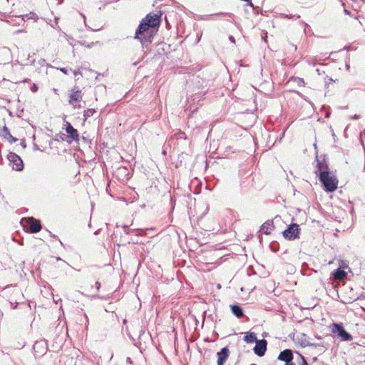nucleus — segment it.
<instances>
[{"instance_id": "c756f323", "label": "nucleus", "mask_w": 365, "mask_h": 365, "mask_svg": "<svg viewBox=\"0 0 365 365\" xmlns=\"http://www.w3.org/2000/svg\"><path fill=\"white\" fill-rule=\"evenodd\" d=\"M94 44H95V43H94V42H91V43L88 44V45L86 46V47H88V48H91Z\"/></svg>"}, {"instance_id": "0eeeda50", "label": "nucleus", "mask_w": 365, "mask_h": 365, "mask_svg": "<svg viewBox=\"0 0 365 365\" xmlns=\"http://www.w3.org/2000/svg\"><path fill=\"white\" fill-rule=\"evenodd\" d=\"M267 342L265 339L257 340L253 350L256 355L263 356L267 351Z\"/></svg>"}, {"instance_id": "e433bc0d", "label": "nucleus", "mask_w": 365, "mask_h": 365, "mask_svg": "<svg viewBox=\"0 0 365 365\" xmlns=\"http://www.w3.org/2000/svg\"><path fill=\"white\" fill-rule=\"evenodd\" d=\"M81 15L83 16V18L84 19V21H86V16L85 15H83V14H81Z\"/></svg>"}, {"instance_id": "39448f33", "label": "nucleus", "mask_w": 365, "mask_h": 365, "mask_svg": "<svg viewBox=\"0 0 365 365\" xmlns=\"http://www.w3.org/2000/svg\"><path fill=\"white\" fill-rule=\"evenodd\" d=\"M299 226L296 223L291 224L284 232L283 236L285 239L293 240L299 237Z\"/></svg>"}, {"instance_id": "2f4dec72", "label": "nucleus", "mask_w": 365, "mask_h": 365, "mask_svg": "<svg viewBox=\"0 0 365 365\" xmlns=\"http://www.w3.org/2000/svg\"><path fill=\"white\" fill-rule=\"evenodd\" d=\"M4 132L5 133L4 134L8 133V132H9L6 126L4 127Z\"/></svg>"}, {"instance_id": "4c0bfd02", "label": "nucleus", "mask_w": 365, "mask_h": 365, "mask_svg": "<svg viewBox=\"0 0 365 365\" xmlns=\"http://www.w3.org/2000/svg\"><path fill=\"white\" fill-rule=\"evenodd\" d=\"M292 46L294 47V50H297V46L296 45H292Z\"/></svg>"}, {"instance_id": "1a4fd4ad", "label": "nucleus", "mask_w": 365, "mask_h": 365, "mask_svg": "<svg viewBox=\"0 0 365 365\" xmlns=\"http://www.w3.org/2000/svg\"><path fill=\"white\" fill-rule=\"evenodd\" d=\"M317 161V167L314 171L315 174L318 176H320L321 173L324 172H329V168L328 164L326 163L325 160H319L318 156L316 157Z\"/></svg>"}, {"instance_id": "f8f14e48", "label": "nucleus", "mask_w": 365, "mask_h": 365, "mask_svg": "<svg viewBox=\"0 0 365 365\" xmlns=\"http://www.w3.org/2000/svg\"><path fill=\"white\" fill-rule=\"evenodd\" d=\"M66 132L73 140L78 141L79 135L78 130L70 123H66Z\"/></svg>"}, {"instance_id": "6e6552de", "label": "nucleus", "mask_w": 365, "mask_h": 365, "mask_svg": "<svg viewBox=\"0 0 365 365\" xmlns=\"http://www.w3.org/2000/svg\"><path fill=\"white\" fill-rule=\"evenodd\" d=\"M83 98L81 90L78 87L75 86L71 91L69 95L68 102L70 104H73L74 102H80Z\"/></svg>"}, {"instance_id": "7ed1b4c3", "label": "nucleus", "mask_w": 365, "mask_h": 365, "mask_svg": "<svg viewBox=\"0 0 365 365\" xmlns=\"http://www.w3.org/2000/svg\"><path fill=\"white\" fill-rule=\"evenodd\" d=\"M24 229L31 233H37L41 230V222L34 217L23 218L21 221Z\"/></svg>"}, {"instance_id": "473e14b6", "label": "nucleus", "mask_w": 365, "mask_h": 365, "mask_svg": "<svg viewBox=\"0 0 365 365\" xmlns=\"http://www.w3.org/2000/svg\"><path fill=\"white\" fill-rule=\"evenodd\" d=\"M294 16H293V15H284V17H285V18H288V19L292 18V17H294Z\"/></svg>"}, {"instance_id": "72a5a7b5", "label": "nucleus", "mask_w": 365, "mask_h": 365, "mask_svg": "<svg viewBox=\"0 0 365 365\" xmlns=\"http://www.w3.org/2000/svg\"><path fill=\"white\" fill-rule=\"evenodd\" d=\"M216 15L226 16V15H228V14H227V13H219V14H217Z\"/></svg>"}, {"instance_id": "f257e3e1", "label": "nucleus", "mask_w": 365, "mask_h": 365, "mask_svg": "<svg viewBox=\"0 0 365 365\" xmlns=\"http://www.w3.org/2000/svg\"><path fill=\"white\" fill-rule=\"evenodd\" d=\"M160 16L161 14H148L139 24L135 31V38L139 40L143 47L151 43L153 37L149 29L159 26Z\"/></svg>"}, {"instance_id": "f704fd0d", "label": "nucleus", "mask_w": 365, "mask_h": 365, "mask_svg": "<svg viewBox=\"0 0 365 365\" xmlns=\"http://www.w3.org/2000/svg\"><path fill=\"white\" fill-rule=\"evenodd\" d=\"M74 108H78L81 107L80 105L72 104Z\"/></svg>"}, {"instance_id": "ddd939ff", "label": "nucleus", "mask_w": 365, "mask_h": 365, "mask_svg": "<svg viewBox=\"0 0 365 365\" xmlns=\"http://www.w3.org/2000/svg\"><path fill=\"white\" fill-rule=\"evenodd\" d=\"M331 275L336 280H342L346 277L347 273L341 268H338L331 272Z\"/></svg>"}, {"instance_id": "a878e982", "label": "nucleus", "mask_w": 365, "mask_h": 365, "mask_svg": "<svg viewBox=\"0 0 365 365\" xmlns=\"http://www.w3.org/2000/svg\"><path fill=\"white\" fill-rule=\"evenodd\" d=\"M316 71H317V72L318 75H322V73H324V71H322V70H321V69H319V68H317V70H316Z\"/></svg>"}, {"instance_id": "f03ea898", "label": "nucleus", "mask_w": 365, "mask_h": 365, "mask_svg": "<svg viewBox=\"0 0 365 365\" xmlns=\"http://www.w3.org/2000/svg\"><path fill=\"white\" fill-rule=\"evenodd\" d=\"M320 182L324 186L325 191L328 192H334L337 188L338 180L337 178L331 175L330 172H324L319 176Z\"/></svg>"}, {"instance_id": "ea45409f", "label": "nucleus", "mask_w": 365, "mask_h": 365, "mask_svg": "<svg viewBox=\"0 0 365 365\" xmlns=\"http://www.w3.org/2000/svg\"><path fill=\"white\" fill-rule=\"evenodd\" d=\"M351 1L356 2L357 0H351Z\"/></svg>"}, {"instance_id": "2eb2a0df", "label": "nucleus", "mask_w": 365, "mask_h": 365, "mask_svg": "<svg viewBox=\"0 0 365 365\" xmlns=\"http://www.w3.org/2000/svg\"><path fill=\"white\" fill-rule=\"evenodd\" d=\"M273 229V222L271 221L265 222L260 228V231L266 235L270 234Z\"/></svg>"}, {"instance_id": "a211bd4d", "label": "nucleus", "mask_w": 365, "mask_h": 365, "mask_svg": "<svg viewBox=\"0 0 365 365\" xmlns=\"http://www.w3.org/2000/svg\"><path fill=\"white\" fill-rule=\"evenodd\" d=\"M38 17H37V15L34 13V12H31L29 14H25L23 16V19L25 20V19H34V20H37Z\"/></svg>"}, {"instance_id": "423d86ee", "label": "nucleus", "mask_w": 365, "mask_h": 365, "mask_svg": "<svg viewBox=\"0 0 365 365\" xmlns=\"http://www.w3.org/2000/svg\"><path fill=\"white\" fill-rule=\"evenodd\" d=\"M333 332L343 341H351L352 339V336L341 324H334Z\"/></svg>"}, {"instance_id": "20e7f679", "label": "nucleus", "mask_w": 365, "mask_h": 365, "mask_svg": "<svg viewBox=\"0 0 365 365\" xmlns=\"http://www.w3.org/2000/svg\"><path fill=\"white\" fill-rule=\"evenodd\" d=\"M7 158L13 170L16 171H21L24 170L23 160L17 154L13 152H10L7 155Z\"/></svg>"}, {"instance_id": "5701e85b", "label": "nucleus", "mask_w": 365, "mask_h": 365, "mask_svg": "<svg viewBox=\"0 0 365 365\" xmlns=\"http://www.w3.org/2000/svg\"><path fill=\"white\" fill-rule=\"evenodd\" d=\"M126 363H127L128 364H133V361H132V359H131L130 357H127V359H126Z\"/></svg>"}, {"instance_id": "bb28decb", "label": "nucleus", "mask_w": 365, "mask_h": 365, "mask_svg": "<svg viewBox=\"0 0 365 365\" xmlns=\"http://www.w3.org/2000/svg\"><path fill=\"white\" fill-rule=\"evenodd\" d=\"M229 39H230V41L232 43H235V38H234L232 36H230L229 37Z\"/></svg>"}, {"instance_id": "412c9836", "label": "nucleus", "mask_w": 365, "mask_h": 365, "mask_svg": "<svg viewBox=\"0 0 365 365\" xmlns=\"http://www.w3.org/2000/svg\"><path fill=\"white\" fill-rule=\"evenodd\" d=\"M38 90V86L36 85V84H34L31 87V91L32 92H36Z\"/></svg>"}, {"instance_id": "aec40b11", "label": "nucleus", "mask_w": 365, "mask_h": 365, "mask_svg": "<svg viewBox=\"0 0 365 365\" xmlns=\"http://www.w3.org/2000/svg\"><path fill=\"white\" fill-rule=\"evenodd\" d=\"M300 357L302 359V364H301V365H309V364L307 363V360L305 359V358L302 354H300Z\"/></svg>"}, {"instance_id": "9d476101", "label": "nucleus", "mask_w": 365, "mask_h": 365, "mask_svg": "<svg viewBox=\"0 0 365 365\" xmlns=\"http://www.w3.org/2000/svg\"><path fill=\"white\" fill-rule=\"evenodd\" d=\"M230 355V350L227 347H223L217 353V365H224Z\"/></svg>"}, {"instance_id": "a19ab883", "label": "nucleus", "mask_w": 365, "mask_h": 365, "mask_svg": "<svg viewBox=\"0 0 365 365\" xmlns=\"http://www.w3.org/2000/svg\"><path fill=\"white\" fill-rule=\"evenodd\" d=\"M250 365H257V364H250Z\"/></svg>"}, {"instance_id": "dca6fc26", "label": "nucleus", "mask_w": 365, "mask_h": 365, "mask_svg": "<svg viewBox=\"0 0 365 365\" xmlns=\"http://www.w3.org/2000/svg\"><path fill=\"white\" fill-rule=\"evenodd\" d=\"M244 340L246 343L250 344V343L256 342L258 339L257 338L255 333L247 332L244 336Z\"/></svg>"}, {"instance_id": "b1692460", "label": "nucleus", "mask_w": 365, "mask_h": 365, "mask_svg": "<svg viewBox=\"0 0 365 365\" xmlns=\"http://www.w3.org/2000/svg\"><path fill=\"white\" fill-rule=\"evenodd\" d=\"M73 73L74 76L76 77L78 74H80V71H79V70H78V71L74 70V71H73Z\"/></svg>"}, {"instance_id": "c85d7f7f", "label": "nucleus", "mask_w": 365, "mask_h": 365, "mask_svg": "<svg viewBox=\"0 0 365 365\" xmlns=\"http://www.w3.org/2000/svg\"><path fill=\"white\" fill-rule=\"evenodd\" d=\"M96 289L98 290L101 287V283L99 282H96Z\"/></svg>"}, {"instance_id": "4468645a", "label": "nucleus", "mask_w": 365, "mask_h": 365, "mask_svg": "<svg viewBox=\"0 0 365 365\" xmlns=\"http://www.w3.org/2000/svg\"><path fill=\"white\" fill-rule=\"evenodd\" d=\"M232 313L237 318H241L244 315L243 310L241 307L237 304L230 306Z\"/></svg>"}, {"instance_id": "f3484780", "label": "nucleus", "mask_w": 365, "mask_h": 365, "mask_svg": "<svg viewBox=\"0 0 365 365\" xmlns=\"http://www.w3.org/2000/svg\"><path fill=\"white\" fill-rule=\"evenodd\" d=\"M96 113L95 109L88 108L84 111L83 115L85 117V120L88 118L91 117Z\"/></svg>"}, {"instance_id": "cd10ccee", "label": "nucleus", "mask_w": 365, "mask_h": 365, "mask_svg": "<svg viewBox=\"0 0 365 365\" xmlns=\"http://www.w3.org/2000/svg\"><path fill=\"white\" fill-rule=\"evenodd\" d=\"M351 119H354V120H356V119H359V115H352L350 117Z\"/></svg>"}, {"instance_id": "7c9ffc66", "label": "nucleus", "mask_w": 365, "mask_h": 365, "mask_svg": "<svg viewBox=\"0 0 365 365\" xmlns=\"http://www.w3.org/2000/svg\"><path fill=\"white\" fill-rule=\"evenodd\" d=\"M344 12L346 15H350V14H351L350 11L346 9L344 10Z\"/></svg>"}, {"instance_id": "6ab92c4d", "label": "nucleus", "mask_w": 365, "mask_h": 365, "mask_svg": "<svg viewBox=\"0 0 365 365\" xmlns=\"http://www.w3.org/2000/svg\"><path fill=\"white\" fill-rule=\"evenodd\" d=\"M4 138L8 140L10 143H14L17 141V138L12 136V135L8 132V133L4 134Z\"/></svg>"}, {"instance_id": "58836bf2", "label": "nucleus", "mask_w": 365, "mask_h": 365, "mask_svg": "<svg viewBox=\"0 0 365 365\" xmlns=\"http://www.w3.org/2000/svg\"><path fill=\"white\" fill-rule=\"evenodd\" d=\"M249 5L252 6V2L250 1Z\"/></svg>"}, {"instance_id": "4be33fe9", "label": "nucleus", "mask_w": 365, "mask_h": 365, "mask_svg": "<svg viewBox=\"0 0 365 365\" xmlns=\"http://www.w3.org/2000/svg\"><path fill=\"white\" fill-rule=\"evenodd\" d=\"M60 71L63 73L64 74H68V70L66 68H61Z\"/></svg>"}, {"instance_id": "393cba45", "label": "nucleus", "mask_w": 365, "mask_h": 365, "mask_svg": "<svg viewBox=\"0 0 365 365\" xmlns=\"http://www.w3.org/2000/svg\"><path fill=\"white\" fill-rule=\"evenodd\" d=\"M10 304H11V307L12 309H16V307H17V303L14 304V303H12V302H10Z\"/></svg>"}, {"instance_id": "9b49d317", "label": "nucleus", "mask_w": 365, "mask_h": 365, "mask_svg": "<svg viewBox=\"0 0 365 365\" xmlns=\"http://www.w3.org/2000/svg\"><path fill=\"white\" fill-rule=\"evenodd\" d=\"M278 359L286 363L291 362L293 359L292 351L290 349H285L281 351L278 356Z\"/></svg>"}, {"instance_id": "c9c22d12", "label": "nucleus", "mask_w": 365, "mask_h": 365, "mask_svg": "<svg viewBox=\"0 0 365 365\" xmlns=\"http://www.w3.org/2000/svg\"><path fill=\"white\" fill-rule=\"evenodd\" d=\"M285 365H294V364L293 362H289V363H286Z\"/></svg>"}]
</instances>
